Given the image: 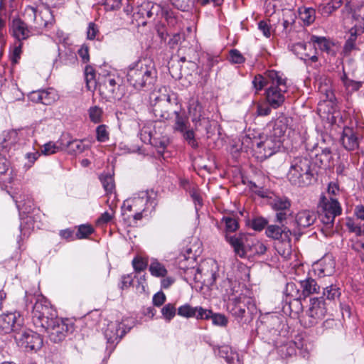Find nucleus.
Masks as SVG:
<instances>
[{
  "label": "nucleus",
  "instance_id": "nucleus-1",
  "mask_svg": "<svg viewBox=\"0 0 364 364\" xmlns=\"http://www.w3.org/2000/svg\"><path fill=\"white\" fill-rule=\"evenodd\" d=\"M157 71L149 59L131 63L127 68V79L136 90H149L156 80Z\"/></svg>",
  "mask_w": 364,
  "mask_h": 364
},
{
  "label": "nucleus",
  "instance_id": "nucleus-2",
  "mask_svg": "<svg viewBox=\"0 0 364 364\" xmlns=\"http://www.w3.org/2000/svg\"><path fill=\"white\" fill-rule=\"evenodd\" d=\"M267 79L269 85L265 91L266 100L271 107L277 109L285 101V95L288 88L287 78L282 73L275 70H268Z\"/></svg>",
  "mask_w": 364,
  "mask_h": 364
},
{
  "label": "nucleus",
  "instance_id": "nucleus-3",
  "mask_svg": "<svg viewBox=\"0 0 364 364\" xmlns=\"http://www.w3.org/2000/svg\"><path fill=\"white\" fill-rule=\"evenodd\" d=\"M341 207L338 200L331 196H321L318 203V212L323 223L321 231L326 237L334 232L335 218L341 214Z\"/></svg>",
  "mask_w": 364,
  "mask_h": 364
},
{
  "label": "nucleus",
  "instance_id": "nucleus-4",
  "mask_svg": "<svg viewBox=\"0 0 364 364\" xmlns=\"http://www.w3.org/2000/svg\"><path fill=\"white\" fill-rule=\"evenodd\" d=\"M287 177L291 185L298 187H304L310 185L313 178L310 160L306 157L294 159L291 163Z\"/></svg>",
  "mask_w": 364,
  "mask_h": 364
},
{
  "label": "nucleus",
  "instance_id": "nucleus-5",
  "mask_svg": "<svg viewBox=\"0 0 364 364\" xmlns=\"http://www.w3.org/2000/svg\"><path fill=\"white\" fill-rule=\"evenodd\" d=\"M122 80L115 73L102 71L97 77V86L100 94L107 100H119L123 95Z\"/></svg>",
  "mask_w": 364,
  "mask_h": 364
},
{
  "label": "nucleus",
  "instance_id": "nucleus-6",
  "mask_svg": "<svg viewBox=\"0 0 364 364\" xmlns=\"http://www.w3.org/2000/svg\"><path fill=\"white\" fill-rule=\"evenodd\" d=\"M251 142V148L254 156L259 161L265 160L277 153L281 148L282 141L274 139L269 134L268 136H259L258 139L252 140L249 137L243 139L242 144Z\"/></svg>",
  "mask_w": 364,
  "mask_h": 364
},
{
  "label": "nucleus",
  "instance_id": "nucleus-7",
  "mask_svg": "<svg viewBox=\"0 0 364 364\" xmlns=\"http://www.w3.org/2000/svg\"><path fill=\"white\" fill-rule=\"evenodd\" d=\"M56 316L55 311L46 298L41 296L37 299L32 311L33 323L37 328L48 326V322Z\"/></svg>",
  "mask_w": 364,
  "mask_h": 364
},
{
  "label": "nucleus",
  "instance_id": "nucleus-8",
  "mask_svg": "<svg viewBox=\"0 0 364 364\" xmlns=\"http://www.w3.org/2000/svg\"><path fill=\"white\" fill-rule=\"evenodd\" d=\"M23 16L28 23L31 24V27L37 31L46 28L52 19L50 9L46 7L39 9L28 6L25 9Z\"/></svg>",
  "mask_w": 364,
  "mask_h": 364
},
{
  "label": "nucleus",
  "instance_id": "nucleus-9",
  "mask_svg": "<svg viewBox=\"0 0 364 364\" xmlns=\"http://www.w3.org/2000/svg\"><path fill=\"white\" fill-rule=\"evenodd\" d=\"M326 309L322 299L313 298L310 300L309 309L302 316L301 323L306 328H311L321 321L325 317Z\"/></svg>",
  "mask_w": 364,
  "mask_h": 364
},
{
  "label": "nucleus",
  "instance_id": "nucleus-10",
  "mask_svg": "<svg viewBox=\"0 0 364 364\" xmlns=\"http://www.w3.org/2000/svg\"><path fill=\"white\" fill-rule=\"evenodd\" d=\"M159 92L160 93L159 95L156 93L153 94L155 100L159 103L154 105V113L158 119L161 121L167 120L171 118V114L168 109L162 110L161 107H167L172 104L177 105V97L174 92L168 91L166 87H160Z\"/></svg>",
  "mask_w": 364,
  "mask_h": 364
},
{
  "label": "nucleus",
  "instance_id": "nucleus-11",
  "mask_svg": "<svg viewBox=\"0 0 364 364\" xmlns=\"http://www.w3.org/2000/svg\"><path fill=\"white\" fill-rule=\"evenodd\" d=\"M155 206V202L148 195L147 191H141L131 198L125 200L122 206V215L132 211H146Z\"/></svg>",
  "mask_w": 364,
  "mask_h": 364
},
{
  "label": "nucleus",
  "instance_id": "nucleus-12",
  "mask_svg": "<svg viewBox=\"0 0 364 364\" xmlns=\"http://www.w3.org/2000/svg\"><path fill=\"white\" fill-rule=\"evenodd\" d=\"M46 333L50 341L59 343L65 339L67 333L73 330V326L68 325L61 318L57 316L50 320L47 325L41 327Z\"/></svg>",
  "mask_w": 364,
  "mask_h": 364
},
{
  "label": "nucleus",
  "instance_id": "nucleus-13",
  "mask_svg": "<svg viewBox=\"0 0 364 364\" xmlns=\"http://www.w3.org/2000/svg\"><path fill=\"white\" fill-rule=\"evenodd\" d=\"M193 280L207 285H213L218 277V265L214 260H208L199 267L191 270Z\"/></svg>",
  "mask_w": 364,
  "mask_h": 364
},
{
  "label": "nucleus",
  "instance_id": "nucleus-14",
  "mask_svg": "<svg viewBox=\"0 0 364 364\" xmlns=\"http://www.w3.org/2000/svg\"><path fill=\"white\" fill-rule=\"evenodd\" d=\"M299 286L297 287L294 283H288L287 285L289 294L296 300L305 299L311 294L317 293L320 288L315 279L310 277L299 281Z\"/></svg>",
  "mask_w": 364,
  "mask_h": 364
},
{
  "label": "nucleus",
  "instance_id": "nucleus-15",
  "mask_svg": "<svg viewBox=\"0 0 364 364\" xmlns=\"http://www.w3.org/2000/svg\"><path fill=\"white\" fill-rule=\"evenodd\" d=\"M14 338L20 348L25 350H37L43 346L41 336L29 329H21Z\"/></svg>",
  "mask_w": 364,
  "mask_h": 364
},
{
  "label": "nucleus",
  "instance_id": "nucleus-16",
  "mask_svg": "<svg viewBox=\"0 0 364 364\" xmlns=\"http://www.w3.org/2000/svg\"><path fill=\"white\" fill-rule=\"evenodd\" d=\"M23 319L17 311L0 315V330L5 333L11 332L14 335L22 328Z\"/></svg>",
  "mask_w": 364,
  "mask_h": 364
},
{
  "label": "nucleus",
  "instance_id": "nucleus-17",
  "mask_svg": "<svg viewBox=\"0 0 364 364\" xmlns=\"http://www.w3.org/2000/svg\"><path fill=\"white\" fill-rule=\"evenodd\" d=\"M279 323L277 316H267L263 321H260L257 326V332L262 335V338L268 342L274 341V337L278 336V330L275 328Z\"/></svg>",
  "mask_w": 364,
  "mask_h": 364
},
{
  "label": "nucleus",
  "instance_id": "nucleus-18",
  "mask_svg": "<svg viewBox=\"0 0 364 364\" xmlns=\"http://www.w3.org/2000/svg\"><path fill=\"white\" fill-rule=\"evenodd\" d=\"M232 301L233 305L232 314L235 317L242 318L247 310L251 314L255 310L252 299L245 294H240L238 296L232 298Z\"/></svg>",
  "mask_w": 364,
  "mask_h": 364
},
{
  "label": "nucleus",
  "instance_id": "nucleus-19",
  "mask_svg": "<svg viewBox=\"0 0 364 364\" xmlns=\"http://www.w3.org/2000/svg\"><path fill=\"white\" fill-rule=\"evenodd\" d=\"M9 26L11 34L17 41L26 40L33 34V29L31 25L28 26L18 17L14 18L10 22Z\"/></svg>",
  "mask_w": 364,
  "mask_h": 364
},
{
  "label": "nucleus",
  "instance_id": "nucleus-20",
  "mask_svg": "<svg viewBox=\"0 0 364 364\" xmlns=\"http://www.w3.org/2000/svg\"><path fill=\"white\" fill-rule=\"evenodd\" d=\"M289 48L301 60H310L311 62L318 60L317 52H316V49L312 48L310 41L309 43L303 42L293 43L289 46Z\"/></svg>",
  "mask_w": 364,
  "mask_h": 364
},
{
  "label": "nucleus",
  "instance_id": "nucleus-21",
  "mask_svg": "<svg viewBox=\"0 0 364 364\" xmlns=\"http://www.w3.org/2000/svg\"><path fill=\"white\" fill-rule=\"evenodd\" d=\"M336 262L331 255L327 254L313 265V269L318 277L332 275L335 272Z\"/></svg>",
  "mask_w": 364,
  "mask_h": 364
},
{
  "label": "nucleus",
  "instance_id": "nucleus-22",
  "mask_svg": "<svg viewBox=\"0 0 364 364\" xmlns=\"http://www.w3.org/2000/svg\"><path fill=\"white\" fill-rule=\"evenodd\" d=\"M270 205L277 212V222L282 223L287 219L291 207V202L287 198L277 196L270 201Z\"/></svg>",
  "mask_w": 364,
  "mask_h": 364
},
{
  "label": "nucleus",
  "instance_id": "nucleus-23",
  "mask_svg": "<svg viewBox=\"0 0 364 364\" xmlns=\"http://www.w3.org/2000/svg\"><path fill=\"white\" fill-rule=\"evenodd\" d=\"M124 325L118 321L109 322L105 330L104 334L109 343H118L127 333Z\"/></svg>",
  "mask_w": 364,
  "mask_h": 364
},
{
  "label": "nucleus",
  "instance_id": "nucleus-24",
  "mask_svg": "<svg viewBox=\"0 0 364 364\" xmlns=\"http://www.w3.org/2000/svg\"><path fill=\"white\" fill-rule=\"evenodd\" d=\"M289 119L284 117H279L269 124V135L274 139H278L283 143L284 135L288 129Z\"/></svg>",
  "mask_w": 364,
  "mask_h": 364
},
{
  "label": "nucleus",
  "instance_id": "nucleus-25",
  "mask_svg": "<svg viewBox=\"0 0 364 364\" xmlns=\"http://www.w3.org/2000/svg\"><path fill=\"white\" fill-rule=\"evenodd\" d=\"M188 114L196 127L200 125L201 120L204 119V111L203 106L197 98L192 97L189 100Z\"/></svg>",
  "mask_w": 364,
  "mask_h": 364
},
{
  "label": "nucleus",
  "instance_id": "nucleus-26",
  "mask_svg": "<svg viewBox=\"0 0 364 364\" xmlns=\"http://www.w3.org/2000/svg\"><path fill=\"white\" fill-rule=\"evenodd\" d=\"M150 11L152 19L157 16H161L166 18L169 25L174 26L177 23V20L173 16V12L169 11L168 6L166 5L163 6L150 2Z\"/></svg>",
  "mask_w": 364,
  "mask_h": 364
},
{
  "label": "nucleus",
  "instance_id": "nucleus-27",
  "mask_svg": "<svg viewBox=\"0 0 364 364\" xmlns=\"http://www.w3.org/2000/svg\"><path fill=\"white\" fill-rule=\"evenodd\" d=\"M196 255L193 252L191 248H187L185 253L180 254L176 260L178 268L184 271H188L191 274V270L195 269Z\"/></svg>",
  "mask_w": 364,
  "mask_h": 364
},
{
  "label": "nucleus",
  "instance_id": "nucleus-28",
  "mask_svg": "<svg viewBox=\"0 0 364 364\" xmlns=\"http://www.w3.org/2000/svg\"><path fill=\"white\" fill-rule=\"evenodd\" d=\"M351 18L355 33L364 31V2L358 3L351 10Z\"/></svg>",
  "mask_w": 364,
  "mask_h": 364
},
{
  "label": "nucleus",
  "instance_id": "nucleus-29",
  "mask_svg": "<svg viewBox=\"0 0 364 364\" xmlns=\"http://www.w3.org/2000/svg\"><path fill=\"white\" fill-rule=\"evenodd\" d=\"M342 144L348 151H354L359 146L358 134L350 127H345L341 137Z\"/></svg>",
  "mask_w": 364,
  "mask_h": 364
},
{
  "label": "nucleus",
  "instance_id": "nucleus-30",
  "mask_svg": "<svg viewBox=\"0 0 364 364\" xmlns=\"http://www.w3.org/2000/svg\"><path fill=\"white\" fill-rule=\"evenodd\" d=\"M310 43H311L312 48L316 49V50L318 48L321 51L331 55L336 53V51L333 49L334 43L326 37L312 36L310 38Z\"/></svg>",
  "mask_w": 364,
  "mask_h": 364
},
{
  "label": "nucleus",
  "instance_id": "nucleus-31",
  "mask_svg": "<svg viewBox=\"0 0 364 364\" xmlns=\"http://www.w3.org/2000/svg\"><path fill=\"white\" fill-rule=\"evenodd\" d=\"M65 138H68V134H63L56 142L49 141L45 144L41 148V154L45 156H49L64 150Z\"/></svg>",
  "mask_w": 364,
  "mask_h": 364
},
{
  "label": "nucleus",
  "instance_id": "nucleus-32",
  "mask_svg": "<svg viewBox=\"0 0 364 364\" xmlns=\"http://www.w3.org/2000/svg\"><path fill=\"white\" fill-rule=\"evenodd\" d=\"M317 215L313 210H304L299 211L296 215V222L300 228H307L314 223Z\"/></svg>",
  "mask_w": 364,
  "mask_h": 364
},
{
  "label": "nucleus",
  "instance_id": "nucleus-33",
  "mask_svg": "<svg viewBox=\"0 0 364 364\" xmlns=\"http://www.w3.org/2000/svg\"><path fill=\"white\" fill-rule=\"evenodd\" d=\"M134 18L139 21V24L145 26L147 21L145 18L151 19V12L150 11V1L143 2L137 7L136 11L134 13Z\"/></svg>",
  "mask_w": 364,
  "mask_h": 364
},
{
  "label": "nucleus",
  "instance_id": "nucleus-34",
  "mask_svg": "<svg viewBox=\"0 0 364 364\" xmlns=\"http://www.w3.org/2000/svg\"><path fill=\"white\" fill-rule=\"evenodd\" d=\"M266 235L268 237L279 242L282 240H287L288 236H291V232L287 228L282 229L277 225H271L267 228Z\"/></svg>",
  "mask_w": 364,
  "mask_h": 364
},
{
  "label": "nucleus",
  "instance_id": "nucleus-35",
  "mask_svg": "<svg viewBox=\"0 0 364 364\" xmlns=\"http://www.w3.org/2000/svg\"><path fill=\"white\" fill-rule=\"evenodd\" d=\"M218 353L221 358L225 359L228 364H242L238 354L228 345L220 346Z\"/></svg>",
  "mask_w": 364,
  "mask_h": 364
},
{
  "label": "nucleus",
  "instance_id": "nucleus-36",
  "mask_svg": "<svg viewBox=\"0 0 364 364\" xmlns=\"http://www.w3.org/2000/svg\"><path fill=\"white\" fill-rule=\"evenodd\" d=\"M65 139L64 149H67L71 154H81L89 148L88 145H86L82 140H71L69 135L68 138Z\"/></svg>",
  "mask_w": 364,
  "mask_h": 364
},
{
  "label": "nucleus",
  "instance_id": "nucleus-37",
  "mask_svg": "<svg viewBox=\"0 0 364 364\" xmlns=\"http://www.w3.org/2000/svg\"><path fill=\"white\" fill-rule=\"evenodd\" d=\"M226 240L234 248L235 254L240 257H245L247 254V250L244 246L242 239L235 236L225 235Z\"/></svg>",
  "mask_w": 364,
  "mask_h": 364
},
{
  "label": "nucleus",
  "instance_id": "nucleus-38",
  "mask_svg": "<svg viewBox=\"0 0 364 364\" xmlns=\"http://www.w3.org/2000/svg\"><path fill=\"white\" fill-rule=\"evenodd\" d=\"M275 248L282 257L286 259H289L292 252L290 236H288L287 240L277 242Z\"/></svg>",
  "mask_w": 364,
  "mask_h": 364
},
{
  "label": "nucleus",
  "instance_id": "nucleus-39",
  "mask_svg": "<svg viewBox=\"0 0 364 364\" xmlns=\"http://www.w3.org/2000/svg\"><path fill=\"white\" fill-rule=\"evenodd\" d=\"M342 2L341 0H332L331 1L320 4L318 12L323 16H328L335 10L341 7Z\"/></svg>",
  "mask_w": 364,
  "mask_h": 364
},
{
  "label": "nucleus",
  "instance_id": "nucleus-40",
  "mask_svg": "<svg viewBox=\"0 0 364 364\" xmlns=\"http://www.w3.org/2000/svg\"><path fill=\"white\" fill-rule=\"evenodd\" d=\"M149 269L151 275L156 277H164L167 274V269L164 265L156 259H151Z\"/></svg>",
  "mask_w": 364,
  "mask_h": 364
},
{
  "label": "nucleus",
  "instance_id": "nucleus-41",
  "mask_svg": "<svg viewBox=\"0 0 364 364\" xmlns=\"http://www.w3.org/2000/svg\"><path fill=\"white\" fill-rule=\"evenodd\" d=\"M346 225L349 232L358 236L364 235V223L358 220L349 218L347 219Z\"/></svg>",
  "mask_w": 364,
  "mask_h": 364
},
{
  "label": "nucleus",
  "instance_id": "nucleus-42",
  "mask_svg": "<svg viewBox=\"0 0 364 364\" xmlns=\"http://www.w3.org/2000/svg\"><path fill=\"white\" fill-rule=\"evenodd\" d=\"M100 179L105 191L107 193H112L115 188L113 175L110 173H103L100 175Z\"/></svg>",
  "mask_w": 364,
  "mask_h": 364
},
{
  "label": "nucleus",
  "instance_id": "nucleus-43",
  "mask_svg": "<svg viewBox=\"0 0 364 364\" xmlns=\"http://www.w3.org/2000/svg\"><path fill=\"white\" fill-rule=\"evenodd\" d=\"M43 104L50 105L57 101L59 98L57 91L53 88H48L42 90Z\"/></svg>",
  "mask_w": 364,
  "mask_h": 364
},
{
  "label": "nucleus",
  "instance_id": "nucleus-44",
  "mask_svg": "<svg viewBox=\"0 0 364 364\" xmlns=\"http://www.w3.org/2000/svg\"><path fill=\"white\" fill-rule=\"evenodd\" d=\"M85 75L88 89L95 87L97 85V79H96L95 72L92 67L89 65L85 67Z\"/></svg>",
  "mask_w": 364,
  "mask_h": 364
},
{
  "label": "nucleus",
  "instance_id": "nucleus-45",
  "mask_svg": "<svg viewBox=\"0 0 364 364\" xmlns=\"http://www.w3.org/2000/svg\"><path fill=\"white\" fill-rule=\"evenodd\" d=\"M341 296V291L338 287L331 284L323 289V296L328 300H336Z\"/></svg>",
  "mask_w": 364,
  "mask_h": 364
},
{
  "label": "nucleus",
  "instance_id": "nucleus-46",
  "mask_svg": "<svg viewBox=\"0 0 364 364\" xmlns=\"http://www.w3.org/2000/svg\"><path fill=\"white\" fill-rule=\"evenodd\" d=\"M315 14L316 11L312 8H305L299 12L300 18L306 25H310L314 21Z\"/></svg>",
  "mask_w": 364,
  "mask_h": 364
},
{
  "label": "nucleus",
  "instance_id": "nucleus-47",
  "mask_svg": "<svg viewBox=\"0 0 364 364\" xmlns=\"http://www.w3.org/2000/svg\"><path fill=\"white\" fill-rule=\"evenodd\" d=\"M172 4L178 9L183 11H188L193 6L196 0H171Z\"/></svg>",
  "mask_w": 364,
  "mask_h": 364
},
{
  "label": "nucleus",
  "instance_id": "nucleus-48",
  "mask_svg": "<svg viewBox=\"0 0 364 364\" xmlns=\"http://www.w3.org/2000/svg\"><path fill=\"white\" fill-rule=\"evenodd\" d=\"M22 53V43L16 41L14 43L10 50V58L14 63H17Z\"/></svg>",
  "mask_w": 364,
  "mask_h": 364
},
{
  "label": "nucleus",
  "instance_id": "nucleus-49",
  "mask_svg": "<svg viewBox=\"0 0 364 364\" xmlns=\"http://www.w3.org/2000/svg\"><path fill=\"white\" fill-rule=\"evenodd\" d=\"M195 306L186 304L178 307V314L184 318H194L196 316Z\"/></svg>",
  "mask_w": 364,
  "mask_h": 364
},
{
  "label": "nucleus",
  "instance_id": "nucleus-50",
  "mask_svg": "<svg viewBox=\"0 0 364 364\" xmlns=\"http://www.w3.org/2000/svg\"><path fill=\"white\" fill-rule=\"evenodd\" d=\"M173 113L176 115L175 130L183 132L187 129V119L182 117L177 110H175Z\"/></svg>",
  "mask_w": 364,
  "mask_h": 364
},
{
  "label": "nucleus",
  "instance_id": "nucleus-51",
  "mask_svg": "<svg viewBox=\"0 0 364 364\" xmlns=\"http://www.w3.org/2000/svg\"><path fill=\"white\" fill-rule=\"evenodd\" d=\"M89 117L90 120L94 123H99L102 120L103 110L98 106L91 107L89 110Z\"/></svg>",
  "mask_w": 364,
  "mask_h": 364
},
{
  "label": "nucleus",
  "instance_id": "nucleus-52",
  "mask_svg": "<svg viewBox=\"0 0 364 364\" xmlns=\"http://www.w3.org/2000/svg\"><path fill=\"white\" fill-rule=\"evenodd\" d=\"M93 232L94 229L90 225H80L78 226L77 232L76 233V238H86Z\"/></svg>",
  "mask_w": 364,
  "mask_h": 364
},
{
  "label": "nucleus",
  "instance_id": "nucleus-53",
  "mask_svg": "<svg viewBox=\"0 0 364 364\" xmlns=\"http://www.w3.org/2000/svg\"><path fill=\"white\" fill-rule=\"evenodd\" d=\"M252 84L257 91L261 90L265 85L269 87V83L267 82V72L265 73L264 76L261 75H256L252 81Z\"/></svg>",
  "mask_w": 364,
  "mask_h": 364
},
{
  "label": "nucleus",
  "instance_id": "nucleus-54",
  "mask_svg": "<svg viewBox=\"0 0 364 364\" xmlns=\"http://www.w3.org/2000/svg\"><path fill=\"white\" fill-rule=\"evenodd\" d=\"M196 316L195 318L197 320H208L212 316V311L210 309H204L202 306H195Z\"/></svg>",
  "mask_w": 364,
  "mask_h": 364
},
{
  "label": "nucleus",
  "instance_id": "nucleus-55",
  "mask_svg": "<svg viewBox=\"0 0 364 364\" xmlns=\"http://www.w3.org/2000/svg\"><path fill=\"white\" fill-rule=\"evenodd\" d=\"M163 317L170 321L176 315V308L172 304H167L161 309Z\"/></svg>",
  "mask_w": 364,
  "mask_h": 364
},
{
  "label": "nucleus",
  "instance_id": "nucleus-56",
  "mask_svg": "<svg viewBox=\"0 0 364 364\" xmlns=\"http://www.w3.org/2000/svg\"><path fill=\"white\" fill-rule=\"evenodd\" d=\"M344 86L351 92L358 90L362 86V82L348 79L346 75L342 78Z\"/></svg>",
  "mask_w": 364,
  "mask_h": 364
},
{
  "label": "nucleus",
  "instance_id": "nucleus-57",
  "mask_svg": "<svg viewBox=\"0 0 364 364\" xmlns=\"http://www.w3.org/2000/svg\"><path fill=\"white\" fill-rule=\"evenodd\" d=\"M96 137L100 142H105L109 139V133L105 125L101 124L97 127Z\"/></svg>",
  "mask_w": 364,
  "mask_h": 364
},
{
  "label": "nucleus",
  "instance_id": "nucleus-58",
  "mask_svg": "<svg viewBox=\"0 0 364 364\" xmlns=\"http://www.w3.org/2000/svg\"><path fill=\"white\" fill-rule=\"evenodd\" d=\"M210 318L212 319L213 324L215 326L225 327L228 323L227 317L221 314H214L212 312Z\"/></svg>",
  "mask_w": 364,
  "mask_h": 364
},
{
  "label": "nucleus",
  "instance_id": "nucleus-59",
  "mask_svg": "<svg viewBox=\"0 0 364 364\" xmlns=\"http://www.w3.org/2000/svg\"><path fill=\"white\" fill-rule=\"evenodd\" d=\"M223 221L225 225V231L227 232H235L238 228V223L236 219L231 217H223Z\"/></svg>",
  "mask_w": 364,
  "mask_h": 364
},
{
  "label": "nucleus",
  "instance_id": "nucleus-60",
  "mask_svg": "<svg viewBox=\"0 0 364 364\" xmlns=\"http://www.w3.org/2000/svg\"><path fill=\"white\" fill-rule=\"evenodd\" d=\"M229 59L232 63L241 64L245 62V58L237 49H232L229 53Z\"/></svg>",
  "mask_w": 364,
  "mask_h": 364
},
{
  "label": "nucleus",
  "instance_id": "nucleus-61",
  "mask_svg": "<svg viewBox=\"0 0 364 364\" xmlns=\"http://www.w3.org/2000/svg\"><path fill=\"white\" fill-rule=\"evenodd\" d=\"M16 203V206L20 211V214L21 213H29L33 207V203L31 200H28L27 203L24 202L23 200H15Z\"/></svg>",
  "mask_w": 364,
  "mask_h": 364
},
{
  "label": "nucleus",
  "instance_id": "nucleus-62",
  "mask_svg": "<svg viewBox=\"0 0 364 364\" xmlns=\"http://www.w3.org/2000/svg\"><path fill=\"white\" fill-rule=\"evenodd\" d=\"M250 250L253 254L263 255L267 251V247L263 242L256 240L250 247Z\"/></svg>",
  "mask_w": 364,
  "mask_h": 364
},
{
  "label": "nucleus",
  "instance_id": "nucleus-63",
  "mask_svg": "<svg viewBox=\"0 0 364 364\" xmlns=\"http://www.w3.org/2000/svg\"><path fill=\"white\" fill-rule=\"evenodd\" d=\"M267 220L262 217L255 218L251 223V227L256 231H261L267 225Z\"/></svg>",
  "mask_w": 364,
  "mask_h": 364
},
{
  "label": "nucleus",
  "instance_id": "nucleus-64",
  "mask_svg": "<svg viewBox=\"0 0 364 364\" xmlns=\"http://www.w3.org/2000/svg\"><path fill=\"white\" fill-rule=\"evenodd\" d=\"M41 154L38 151L33 152H28L26 154L25 157L28 160V162L25 164L24 166L28 169L30 168L35 163V161L40 156Z\"/></svg>",
  "mask_w": 364,
  "mask_h": 364
}]
</instances>
